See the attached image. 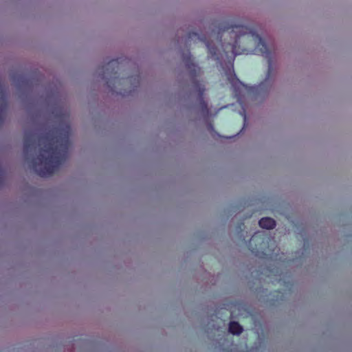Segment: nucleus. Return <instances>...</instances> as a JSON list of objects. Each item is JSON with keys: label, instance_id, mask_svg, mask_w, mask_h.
I'll use <instances>...</instances> for the list:
<instances>
[{"label": "nucleus", "instance_id": "1", "mask_svg": "<svg viewBox=\"0 0 352 352\" xmlns=\"http://www.w3.org/2000/svg\"><path fill=\"white\" fill-rule=\"evenodd\" d=\"M188 41H199L205 44L208 51V57L214 60L224 70L227 80L239 100L241 97L240 88L246 89L247 86L236 77L234 71V60L237 55L248 54V49L241 47V43L248 46L250 43H253L256 52L267 59V78L259 85V89L265 86L270 77L272 71L271 52L263 38L253 28L223 21L215 25L208 36L189 32Z\"/></svg>", "mask_w": 352, "mask_h": 352}, {"label": "nucleus", "instance_id": "2", "mask_svg": "<svg viewBox=\"0 0 352 352\" xmlns=\"http://www.w3.org/2000/svg\"><path fill=\"white\" fill-rule=\"evenodd\" d=\"M69 126L59 130L54 129L38 138L43 147L36 157H31L36 149L34 134L26 131L23 141V152L32 168L42 177L52 175L66 160L69 147Z\"/></svg>", "mask_w": 352, "mask_h": 352}, {"label": "nucleus", "instance_id": "3", "mask_svg": "<svg viewBox=\"0 0 352 352\" xmlns=\"http://www.w3.org/2000/svg\"><path fill=\"white\" fill-rule=\"evenodd\" d=\"M182 60L185 63L186 67L189 71L193 88L198 94V100L200 109L204 115L208 116L209 109L208 108V104L204 99V94L205 91L204 85L196 79V77L199 76L201 74V68L193 63V60L189 50L182 53Z\"/></svg>", "mask_w": 352, "mask_h": 352}, {"label": "nucleus", "instance_id": "4", "mask_svg": "<svg viewBox=\"0 0 352 352\" xmlns=\"http://www.w3.org/2000/svg\"><path fill=\"white\" fill-rule=\"evenodd\" d=\"M120 62L118 59L111 60L106 65L102 67V74H101L102 79L107 80V84L110 87L111 80H113V84L116 80L118 78V70L119 69L118 65Z\"/></svg>", "mask_w": 352, "mask_h": 352}, {"label": "nucleus", "instance_id": "5", "mask_svg": "<svg viewBox=\"0 0 352 352\" xmlns=\"http://www.w3.org/2000/svg\"><path fill=\"white\" fill-rule=\"evenodd\" d=\"M256 242H258V243L264 242L263 239L261 238L259 232L254 233L249 240L248 248L252 252H255L258 249Z\"/></svg>", "mask_w": 352, "mask_h": 352}, {"label": "nucleus", "instance_id": "6", "mask_svg": "<svg viewBox=\"0 0 352 352\" xmlns=\"http://www.w3.org/2000/svg\"><path fill=\"white\" fill-rule=\"evenodd\" d=\"M258 225L262 228H265L267 230H271V229H273L275 228L276 221L272 218L263 217L259 220Z\"/></svg>", "mask_w": 352, "mask_h": 352}, {"label": "nucleus", "instance_id": "7", "mask_svg": "<svg viewBox=\"0 0 352 352\" xmlns=\"http://www.w3.org/2000/svg\"><path fill=\"white\" fill-rule=\"evenodd\" d=\"M229 331L233 335H239L243 331V327L238 322L232 321L229 323Z\"/></svg>", "mask_w": 352, "mask_h": 352}, {"label": "nucleus", "instance_id": "8", "mask_svg": "<svg viewBox=\"0 0 352 352\" xmlns=\"http://www.w3.org/2000/svg\"><path fill=\"white\" fill-rule=\"evenodd\" d=\"M243 228H244L243 223H240L236 227V231L239 232V234H241V236L243 235L241 232L243 231Z\"/></svg>", "mask_w": 352, "mask_h": 352}, {"label": "nucleus", "instance_id": "9", "mask_svg": "<svg viewBox=\"0 0 352 352\" xmlns=\"http://www.w3.org/2000/svg\"><path fill=\"white\" fill-rule=\"evenodd\" d=\"M208 127L211 129H213V126L212 124H209Z\"/></svg>", "mask_w": 352, "mask_h": 352}]
</instances>
